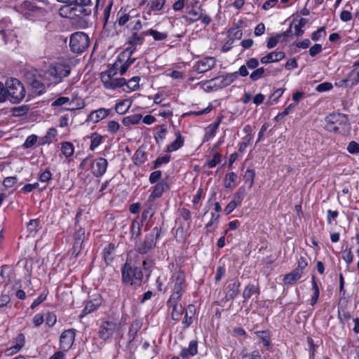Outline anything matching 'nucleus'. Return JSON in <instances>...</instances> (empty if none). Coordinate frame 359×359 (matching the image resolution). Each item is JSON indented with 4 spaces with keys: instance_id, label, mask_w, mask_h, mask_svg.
<instances>
[{
    "instance_id": "40",
    "label": "nucleus",
    "mask_w": 359,
    "mask_h": 359,
    "mask_svg": "<svg viewBox=\"0 0 359 359\" xmlns=\"http://www.w3.org/2000/svg\"><path fill=\"white\" fill-rule=\"evenodd\" d=\"M312 290H313V295L311 299V305L313 306L317 303L318 299L319 297V288L318 286V284L315 280V276H312Z\"/></svg>"
},
{
    "instance_id": "37",
    "label": "nucleus",
    "mask_w": 359,
    "mask_h": 359,
    "mask_svg": "<svg viewBox=\"0 0 359 359\" xmlns=\"http://www.w3.org/2000/svg\"><path fill=\"white\" fill-rule=\"evenodd\" d=\"M165 3V0H150L147 4V7H149V14L150 15L151 11H161L164 4Z\"/></svg>"
},
{
    "instance_id": "25",
    "label": "nucleus",
    "mask_w": 359,
    "mask_h": 359,
    "mask_svg": "<svg viewBox=\"0 0 359 359\" xmlns=\"http://www.w3.org/2000/svg\"><path fill=\"white\" fill-rule=\"evenodd\" d=\"M175 136H176L175 140L167 146L166 151L172 152V151H175L179 149L180 148H181L183 146L184 139L181 135V134L179 131L175 132Z\"/></svg>"
},
{
    "instance_id": "30",
    "label": "nucleus",
    "mask_w": 359,
    "mask_h": 359,
    "mask_svg": "<svg viewBox=\"0 0 359 359\" xmlns=\"http://www.w3.org/2000/svg\"><path fill=\"white\" fill-rule=\"evenodd\" d=\"M68 107L64 108L65 110L67 111H75L76 109H83L85 107V103L83 100L77 97H73L72 100L69 99Z\"/></svg>"
},
{
    "instance_id": "29",
    "label": "nucleus",
    "mask_w": 359,
    "mask_h": 359,
    "mask_svg": "<svg viewBox=\"0 0 359 359\" xmlns=\"http://www.w3.org/2000/svg\"><path fill=\"white\" fill-rule=\"evenodd\" d=\"M302 273L296 269L286 274L283 278V283L285 285H292L302 277Z\"/></svg>"
},
{
    "instance_id": "2",
    "label": "nucleus",
    "mask_w": 359,
    "mask_h": 359,
    "mask_svg": "<svg viewBox=\"0 0 359 359\" xmlns=\"http://www.w3.org/2000/svg\"><path fill=\"white\" fill-rule=\"evenodd\" d=\"M65 4L59 10L60 16L65 18H83L91 13L90 0H57Z\"/></svg>"
},
{
    "instance_id": "26",
    "label": "nucleus",
    "mask_w": 359,
    "mask_h": 359,
    "mask_svg": "<svg viewBox=\"0 0 359 359\" xmlns=\"http://www.w3.org/2000/svg\"><path fill=\"white\" fill-rule=\"evenodd\" d=\"M57 135V130L54 128H49L46 132V134L40 139V144H50L53 142L57 140L56 137Z\"/></svg>"
},
{
    "instance_id": "14",
    "label": "nucleus",
    "mask_w": 359,
    "mask_h": 359,
    "mask_svg": "<svg viewBox=\"0 0 359 359\" xmlns=\"http://www.w3.org/2000/svg\"><path fill=\"white\" fill-rule=\"evenodd\" d=\"M108 162L104 158H97L93 162L91 165V170L93 175L96 177L102 176L107 168Z\"/></svg>"
},
{
    "instance_id": "4",
    "label": "nucleus",
    "mask_w": 359,
    "mask_h": 359,
    "mask_svg": "<svg viewBox=\"0 0 359 359\" xmlns=\"http://www.w3.org/2000/svg\"><path fill=\"white\" fill-rule=\"evenodd\" d=\"M187 287V283L184 271L181 270L174 271L168 283V287L172 292L170 297V302L175 299H180L182 294L186 291Z\"/></svg>"
},
{
    "instance_id": "17",
    "label": "nucleus",
    "mask_w": 359,
    "mask_h": 359,
    "mask_svg": "<svg viewBox=\"0 0 359 359\" xmlns=\"http://www.w3.org/2000/svg\"><path fill=\"white\" fill-rule=\"evenodd\" d=\"M111 109H105V108H100L97 110L92 111L88 116L86 121L93 122L94 123H98L101 120L107 118Z\"/></svg>"
},
{
    "instance_id": "56",
    "label": "nucleus",
    "mask_w": 359,
    "mask_h": 359,
    "mask_svg": "<svg viewBox=\"0 0 359 359\" xmlns=\"http://www.w3.org/2000/svg\"><path fill=\"white\" fill-rule=\"evenodd\" d=\"M37 140V136L35 135H31L28 136L23 144V147L25 149H28L32 147Z\"/></svg>"
},
{
    "instance_id": "54",
    "label": "nucleus",
    "mask_w": 359,
    "mask_h": 359,
    "mask_svg": "<svg viewBox=\"0 0 359 359\" xmlns=\"http://www.w3.org/2000/svg\"><path fill=\"white\" fill-rule=\"evenodd\" d=\"M253 137L250 134H248L243 138L242 142L240 144L239 151L243 152L245 150L246 147L249 145Z\"/></svg>"
},
{
    "instance_id": "11",
    "label": "nucleus",
    "mask_w": 359,
    "mask_h": 359,
    "mask_svg": "<svg viewBox=\"0 0 359 359\" xmlns=\"http://www.w3.org/2000/svg\"><path fill=\"white\" fill-rule=\"evenodd\" d=\"M238 78V72L229 73L210 79L208 83L210 86L216 89L222 88L229 86Z\"/></svg>"
},
{
    "instance_id": "41",
    "label": "nucleus",
    "mask_w": 359,
    "mask_h": 359,
    "mask_svg": "<svg viewBox=\"0 0 359 359\" xmlns=\"http://www.w3.org/2000/svg\"><path fill=\"white\" fill-rule=\"evenodd\" d=\"M139 81L140 78L138 76L133 77L127 82L126 81V84L124 86H126L128 90L124 89V90L127 92H131L137 90L139 87Z\"/></svg>"
},
{
    "instance_id": "28",
    "label": "nucleus",
    "mask_w": 359,
    "mask_h": 359,
    "mask_svg": "<svg viewBox=\"0 0 359 359\" xmlns=\"http://www.w3.org/2000/svg\"><path fill=\"white\" fill-rule=\"evenodd\" d=\"M19 11L25 16H29L31 12L38 10V8L31 1H25L19 6Z\"/></svg>"
},
{
    "instance_id": "52",
    "label": "nucleus",
    "mask_w": 359,
    "mask_h": 359,
    "mask_svg": "<svg viewBox=\"0 0 359 359\" xmlns=\"http://www.w3.org/2000/svg\"><path fill=\"white\" fill-rule=\"evenodd\" d=\"M117 15V22L120 26H123L129 21L131 22V20L130 19V15H128L126 13H122L121 11H119Z\"/></svg>"
},
{
    "instance_id": "27",
    "label": "nucleus",
    "mask_w": 359,
    "mask_h": 359,
    "mask_svg": "<svg viewBox=\"0 0 359 359\" xmlns=\"http://www.w3.org/2000/svg\"><path fill=\"white\" fill-rule=\"evenodd\" d=\"M84 237H85V231L83 229L80 228L75 232V233L74 235V246H73L74 252L79 251V250L81 247L83 241L84 240Z\"/></svg>"
},
{
    "instance_id": "38",
    "label": "nucleus",
    "mask_w": 359,
    "mask_h": 359,
    "mask_svg": "<svg viewBox=\"0 0 359 359\" xmlns=\"http://www.w3.org/2000/svg\"><path fill=\"white\" fill-rule=\"evenodd\" d=\"M114 250V245L112 243H109L104 248L103 257L107 264H109L113 260Z\"/></svg>"
},
{
    "instance_id": "23",
    "label": "nucleus",
    "mask_w": 359,
    "mask_h": 359,
    "mask_svg": "<svg viewBox=\"0 0 359 359\" xmlns=\"http://www.w3.org/2000/svg\"><path fill=\"white\" fill-rule=\"evenodd\" d=\"M198 352V342L196 340L191 341L188 348H182L180 356L183 358L195 355Z\"/></svg>"
},
{
    "instance_id": "57",
    "label": "nucleus",
    "mask_w": 359,
    "mask_h": 359,
    "mask_svg": "<svg viewBox=\"0 0 359 359\" xmlns=\"http://www.w3.org/2000/svg\"><path fill=\"white\" fill-rule=\"evenodd\" d=\"M140 330V325L138 323H133L128 331V337L130 341L133 340L135 338V336Z\"/></svg>"
},
{
    "instance_id": "6",
    "label": "nucleus",
    "mask_w": 359,
    "mask_h": 359,
    "mask_svg": "<svg viewBox=\"0 0 359 359\" xmlns=\"http://www.w3.org/2000/svg\"><path fill=\"white\" fill-rule=\"evenodd\" d=\"M118 64L116 62L112 69H109L101 74L100 79L104 86L107 89L114 90L117 88L123 86L126 84V79L124 78L115 77L116 74V68L117 69Z\"/></svg>"
},
{
    "instance_id": "43",
    "label": "nucleus",
    "mask_w": 359,
    "mask_h": 359,
    "mask_svg": "<svg viewBox=\"0 0 359 359\" xmlns=\"http://www.w3.org/2000/svg\"><path fill=\"white\" fill-rule=\"evenodd\" d=\"M156 132L154 135V137L156 139V141L158 144H159V141H163L165 137V135L167 133V129L166 127L164 125H161L156 128Z\"/></svg>"
},
{
    "instance_id": "47",
    "label": "nucleus",
    "mask_w": 359,
    "mask_h": 359,
    "mask_svg": "<svg viewBox=\"0 0 359 359\" xmlns=\"http://www.w3.org/2000/svg\"><path fill=\"white\" fill-rule=\"evenodd\" d=\"M99 306V304H94L93 302H87L86 306L82 311L81 316H84L94 311Z\"/></svg>"
},
{
    "instance_id": "31",
    "label": "nucleus",
    "mask_w": 359,
    "mask_h": 359,
    "mask_svg": "<svg viewBox=\"0 0 359 359\" xmlns=\"http://www.w3.org/2000/svg\"><path fill=\"white\" fill-rule=\"evenodd\" d=\"M202 12L203 10L200 8L198 9L192 8L188 11L189 16H185L184 18L187 22H194L201 19Z\"/></svg>"
},
{
    "instance_id": "18",
    "label": "nucleus",
    "mask_w": 359,
    "mask_h": 359,
    "mask_svg": "<svg viewBox=\"0 0 359 359\" xmlns=\"http://www.w3.org/2000/svg\"><path fill=\"white\" fill-rule=\"evenodd\" d=\"M180 299H175L172 302H170V298L167 302L168 306L172 308V318L174 320H180L181 318V316L184 312V309L181 304L179 303Z\"/></svg>"
},
{
    "instance_id": "46",
    "label": "nucleus",
    "mask_w": 359,
    "mask_h": 359,
    "mask_svg": "<svg viewBox=\"0 0 359 359\" xmlns=\"http://www.w3.org/2000/svg\"><path fill=\"white\" fill-rule=\"evenodd\" d=\"M219 123L211 124L208 126L205 129V134L204 136L205 140L208 141L210 138L215 136L216 131L218 128Z\"/></svg>"
},
{
    "instance_id": "55",
    "label": "nucleus",
    "mask_w": 359,
    "mask_h": 359,
    "mask_svg": "<svg viewBox=\"0 0 359 359\" xmlns=\"http://www.w3.org/2000/svg\"><path fill=\"white\" fill-rule=\"evenodd\" d=\"M120 128V124L115 121H109L107 123V131L111 134L116 133Z\"/></svg>"
},
{
    "instance_id": "34",
    "label": "nucleus",
    "mask_w": 359,
    "mask_h": 359,
    "mask_svg": "<svg viewBox=\"0 0 359 359\" xmlns=\"http://www.w3.org/2000/svg\"><path fill=\"white\" fill-rule=\"evenodd\" d=\"M259 290L257 287H256L254 285L249 284L248 285L243 292V297L244 298V302L249 299L254 294H259Z\"/></svg>"
},
{
    "instance_id": "44",
    "label": "nucleus",
    "mask_w": 359,
    "mask_h": 359,
    "mask_svg": "<svg viewBox=\"0 0 359 359\" xmlns=\"http://www.w3.org/2000/svg\"><path fill=\"white\" fill-rule=\"evenodd\" d=\"M141 224L139 222L134 220L130 226L131 238H136L140 235Z\"/></svg>"
},
{
    "instance_id": "63",
    "label": "nucleus",
    "mask_w": 359,
    "mask_h": 359,
    "mask_svg": "<svg viewBox=\"0 0 359 359\" xmlns=\"http://www.w3.org/2000/svg\"><path fill=\"white\" fill-rule=\"evenodd\" d=\"M332 88V84L331 83L324 82V83L318 84L316 86V90L318 92H325V91L330 90Z\"/></svg>"
},
{
    "instance_id": "51",
    "label": "nucleus",
    "mask_w": 359,
    "mask_h": 359,
    "mask_svg": "<svg viewBox=\"0 0 359 359\" xmlns=\"http://www.w3.org/2000/svg\"><path fill=\"white\" fill-rule=\"evenodd\" d=\"M156 209L154 206L150 205L145 209L142 214V221L144 222L147 219H150L155 213Z\"/></svg>"
},
{
    "instance_id": "45",
    "label": "nucleus",
    "mask_w": 359,
    "mask_h": 359,
    "mask_svg": "<svg viewBox=\"0 0 359 359\" xmlns=\"http://www.w3.org/2000/svg\"><path fill=\"white\" fill-rule=\"evenodd\" d=\"M255 334L261 339L264 346L266 348L270 346V337L266 331H257Z\"/></svg>"
},
{
    "instance_id": "9",
    "label": "nucleus",
    "mask_w": 359,
    "mask_h": 359,
    "mask_svg": "<svg viewBox=\"0 0 359 359\" xmlns=\"http://www.w3.org/2000/svg\"><path fill=\"white\" fill-rule=\"evenodd\" d=\"M69 46L71 50L74 53L83 52L89 46L88 35L81 32L72 34L70 37Z\"/></svg>"
},
{
    "instance_id": "39",
    "label": "nucleus",
    "mask_w": 359,
    "mask_h": 359,
    "mask_svg": "<svg viewBox=\"0 0 359 359\" xmlns=\"http://www.w3.org/2000/svg\"><path fill=\"white\" fill-rule=\"evenodd\" d=\"M145 34L147 35H151L155 41H163L168 37V34L166 32H161L153 29L145 31Z\"/></svg>"
},
{
    "instance_id": "64",
    "label": "nucleus",
    "mask_w": 359,
    "mask_h": 359,
    "mask_svg": "<svg viewBox=\"0 0 359 359\" xmlns=\"http://www.w3.org/2000/svg\"><path fill=\"white\" fill-rule=\"evenodd\" d=\"M347 150L351 154L359 153V144L355 141H351L347 147Z\"/></svg>"
},
{
    "instance_id": "5",
    "label": "nucleus",
    "mask_w": 359,
    "mask_h": 359,
    "mask_svg": "<svg viewBox=\"0 0 359 359\" xmlns=\"http://www.w3.org/2000/svg\"><path fill=\"white\" fill-rule=\"evenodd\" d=\"M71 72V67L66 62H56L51 65L46 72V76L54 83L61 82Z\"/></svg>"
},
{
    "instance_id": "58",
    "label": "nucleus",
    "mask_w": 359,
    "mask_h": 359,
    "mask_svg": "<svg viewBox=\"0 0 359 359\" xmlns=\"http://www.w3.org/2000/svg\"><path fill=\"white\" fill-rule=\"evenodd\" d=\"M69 102V98L67 97H59L52 102L53 107H59L64 104H67Z\"/></svg>"
},
{
    "instance_id": "7",
    "label": "nucleus",
    "mask_w": 359,
    "mask_h": 359,
    "mask_svg": "<svg viewBox=\"0 0 359 359\" xmlns=\"http://www.w3.org/2000/svg\"><path fill=\"white\" fill-rule=\"evenodd\" d=\"M160 236V231L157 227H154L147 233L142 241L135 245V250L140 254H146L153 249L156 244V240Z\"/></svg>"
},
{
    "instance_id": "32",
    "label": "nucleus",
    "mask_w": 359,
    "mask_h": 359,
    "mask_svg": "<svg viewBox=\"0 0 359 359\" xmlns=\"http://www.w3.org/2000/svg\"><path fill=\"white\" fill-rule=\"evenodd\" d=\"M131 106V101L128 99L118 102L115 106V111L119 114L126 113Z\"/></svg>"
},
{
    "instance_id": "22",
    "label": "nucleus",
    "mask_w": 359,
    "mask_h": 359,
    "mask_svg": "<svg viewBox=\"0 0 359 359\" xmlns=\"http://www.w3.org/2000/svg\"><path fill=\"white\" fill-rule=\"evenodd\" d=\"M343 83L348 84L350 83L351 86H355L359 82V67L353 65V69L348 74L346 79L342 81Z\"/></svg>"
},
{
    "instance_id": "3",
    "label": "nucleus",
    "mask_w": 359,
    "mask_h": 359,
    "mask_svg": "<svg viewBox=\"0 0 359 359\" xmlns=\"http://www.w3.org/2000/svg\"><path fill=\"white\" fill-rule=\"evenodd\" d=\"M327 130L345 135L350 130V123L348 117L341 113H332L325 118Z\"/></svg>"
},
{
    "instance_id": "49",
    "label": "nucleus",
    "mask_w": 359,
    "mask_h": 359,
    "mask_svg": "<svg viewBox=\"0 0 359 359\" xmlns=\"http://www.w3.org/2000/svg\"><path fill=\"white\" fill-rule=\"evenodd\" d=\"M255 176V171L251 169H248L244 175V179L246 183L249 184V187L251 188L254 183V178Z\"/></svg>"
},
{
    "instance_id": "61",
    "label": "nucleus",
    "mask_w": 359,
    "mask_h": 359,
    "mask_svg": "<svg viewBox=\"0 0 359 359\" xmlns=\"http://www.w3.org/2000/svg\"><path fill=\"white\" fill-rule=\"evenodd\" d=\"M283 90L282 88H278L269 97V102L271 104L273 103V102H277L279 97H280L283 93Z\"/></svg>"
},
{
    "instance_id": "36",
    "label": "nucleus",
    "mask_w": 359,
    "mask_h": 359,
    "mask_svg": "<svg viewBox=\"0 0 359 359\" xmlns=\"http://www.w3.org/2000/svg\"><path fill=\"white\" fill-rule=\"evenodd\" d=\"M142 116L141 114H133L126 117H124L123 118V124L125 126H128L130 125H135L140 123L141 121Z\"/></svg>"
},
{
    "instance_id": "8",
    "label": "nucleus",
    "mask_w": 359,
    "mask_h": 359,
    "mask_svg": "<svg viewBox=\"0 0 359 359\" xmlns=\"http://www.w3.org/2000/svg\"><path fill=\"white\" fill-rule=\"evenodd\" d=\"M143 274L138 267H132L126 262L122 268V279L124 283L139 285L142 283Z\"/></svg>"
},
{
    "instance_id": "1",
    "label": "nucleus",
    "mask_w": 359,
    "mask_h": 359,
    "mask_svg": "<svg viewBox=\"0 0 359 359\" xmlns=\"http://www.w3.org/2000/svg\"><path fill=\"white\" fill-rule=\"evenodd\" d=\"M25 95V88L18 79L9 78L5 84L0 82V102L8 100L12 104H18L23 100Z\"/></svg>"
},
{
    "instance_id": "20",
    "label": "nucleus",
    "mask_w": 359,
    "mask_h": 359,
    "mask_svg": "<svg viewBox=\"0 0 359 359\" xmlns=\"http://www.w3.org/2000/svg\"><path fill=\"white\" fill-rule=\"evenodd\" d=\"M285 57V53L282 51L271 52L268 55L262 57L260 60L262 64L276 62L283 60Z\"/></svg>"
},
{
    "instance_id": "50",
    "label": "nucleus",
    "mask_w": 359,
    "mask_h": 359,
    "mask_svg": "<svg viewBox=\"0 0 359 359\" xmlns=\"http://www.w3.org/2000/svg\"><path fill=\"white\" fill-rule=\"evenodd\" d=\"M264 72H265V69L264 67L258 68L251 73L250 78L251 79L252 81H255L264 77Z\"/></svg>"
},
{
    "instance_id": "15",
    "label": "nucleus",
    "mask_w": 359,
    "mask_h": 359,
    "mask_svg": "<svg viewBox=\"0 0 359 359\" xmlns=\"http://www.w3.org/2000/svg\"><path fill=\"white\" fill-rule=\"evenodd\" d=\"M75 339V333L72 330H65L60 336V348L63 351H68L72 346Z\"/></svg>"
},
{
    "instance_id": "24",
    "label": "nucleus",
    "mask_w": 359,
    "mask_h": 359,
    "mask_svg": "<svg viewBox=\"0 0 359 359\" xmlns=\"http://www.w3.org/2000/svg\"><path fill=\"white\" fill-rule=\"evenodd\" d=\"M240 286L241 283L238 281H235L233 283L229 284L225 295V299L229 301L234 299L239 294Z\"/></svg>"
},
{
    "instance_id": "48",
    "label": "nucleus",
    "mask_w": 359,
    "mask_h": 359,
    "mask_svg": "<svg viewBox=\"0 0 359 359\" xmlns=\"http://www.w3.org/2000/svg\"><path fill=\"white\" fill-rule=\"evenodd\" d=\"M29 110L27 105H22L20 107H15L12 109L13 115L15 116H20L26 114Z\"/></svg>"
},
{
    "instance_id": "19",
    "label": "nucleus",
    "mask_w": 359,
    "mask_h": 359,
    "mask_svg": "<svg viewBox=\"0 0 359 359\" xmlns=\"http://www.w3.org/2000/svg\"><path fill=\"white\" fill-rule=\"evenodd\" d=\"M169 189V185L165 181H161L157 183L149 197V201L154 200L162 196L163 193Z\"/></svg>"
},
{
    "instance_id": "16",
    "label": "nucleus",
    "mask_w": 359,
    "mask_h": 359,
    "mask_svg": "<svg viewBox=\"0 0 359 359\" xmlns=\"http://www.w3.org/2000/svg\"><path fill=\"white\" fill-rule=\"evenodd\" d=\"M117 328L118 327L116 323L110 321H105L100 327L99 336L101 339L107 340L112 336Z\"/></svg>"
},
{
    "instance_id": "12",
    "label": "nucleus",
    "mask_w": 359,
    "mask_h": 359,
    "mask_svg": "<svg viewBox=\"0 0 359 359\" xmlns=\"http://www.w3.org/2000/svg\"><path fill=\"white\" fill-rule=\"evenodd\" d=\"M216 65V60L212 57H206L198 61L194 65V69L199 74L205 73Z\"/></svg>"
},
{
    "instance_id": "10",
    "label": "nucleus",
    "mask_w": 359,
    "mask_h": 359,
    "mask_svg": "<svg viewBox=\"0 0 359 359\" xmlns=\"http://www.w3.org/2000/svg\"><path fill=\"white\" fill-rule=\"evenodd\" d=\"M145 36H147V34H145V31L141 33L133 32L131 36L128 38V46L122 53V56L124 57L126 55L128 57H130V55L135 50L136 46L138 45H142L143 43Z\"/></svg>"
},
{
    "instance_id": "60",
    "label": "nucleus",
    "mask_w": 359,
    "mask_h": 359,
    "mask_svg": "<svg viewBox=\"0 0 359 359\" xmlns=\"http://www.w3.org/2000/svg\"><path fill=\"white\" fill-rule=\"evenodd\" d=\"M170 160V156H163L158 157L154 161V168L156 169L158 168L163 163H168Z\"/></svg>"
},
{
    "instance_id": "21",
    "label": "nucleus",
    "mask_w": 359,
    "mask_h": 359,
    "mask_svg": "<svg viewBox=\"0 0 359 359\" xmlns=\"http://www.w3.org/2000/svg\"><path fill=\"white\" fill-rule=\"evenodd\" d=\"M25 337L23 334H19L14 340V345L6 350L7 355H12L19 351L25 345Z\"/></svg>"
},
{
    "instance_id": "13",
    "label": "nucleus",
    "mask_w": 359,
    "mask_h": 359,
    "mask_svg": "<svg viewBox=\"0 0 359 359\" xmlns=\"http://www.w3.org/2000/svg\"><path fill=\"white\" fill-rule=\"evenodd\" d=\"M245 194V190L244 187H241L235 193L233 196V200L230 201L229 204L224 208V212L226 215L230 214L233 212L235 208L240 205L244 198Z\"/></svg>"
},
{
    "instance_id": "53",
    "label": "nucleus",
    "mask_w": 359,
    "mask_h": 359,
    "mask_svg": "<svg viewBox=\"0 0 359 359\" xmlns=\"http://www.w3.org/2000/svg\"><path fill=\"white\" fill-rule=\"evenodd\" d=\"M39 221L38 219H31L27 224V229L30 233H34L38 231Z\"/></svg>"
},
{
    "instance_id": "35",
    "label": "nucleus",
    "mask_w": 359,
    "mask_h": 359,
    "mask_svg": "<svg viewBox=\"0 0 359 359\" xmlns=\"http://www.w3.org/2000/svg\"><path fill=\"white\" fill-rule=\"evenodd\" d=\"M61 151L66 158H69L74 154V147L70 142H64L61 143Z\"/></svg>"
},
{
    "instance_id": "62",
    "label": "nucleus",
    "mask_w": 359,
    "mask_h": 359,
    "mask_svg": "<svg viewBox=\"0 0 359 359\" xmlns=\"http://www.w3.org/2000/svg\"><path fill=\"white\" fill-rule=\"evenodd\" d=\"M18 182L16 177H8L4 180L3 184L6 188H11Z\"/></svg>"
},
{
    "instance_id": "42",
    "label": "nucleus",
    "mask_w": 359,
    "mask_h": 359,
    "mask_svg": "<svg viewBox=\"0 0 359 359\" xmlns=\"http://www.w3.org/2000/svg\"><path fill=\"white\" fill-rule=\"evenodd\" d=\"M90 149L93 151L95 148H97L102 141V136L97 133H93L90 135Z\"/></svg>"
},
{
    "instance_id": "59",
    "label": "nucleus",
    "mask_w": 359,
    "mask_h": 359,
    "mask_svg": "<svg viewBox=\"0 0 359 359\" xmlns=\"http://www.w3.org/2000/svg\"><path fill=\"white\" fill-rule=\"evenodd\" d=\"M221 161V155L219 153H215L213 156L212 159L209 160L206 165L208 166V168H212L216 166L217 163H219Z\"/></svg>"
},
{
    "instance_id": "33",
    "label": "nucleus",
    "mask_w": 359,
    "mask_h": 359,
    "mask_svg": "<svg viewBox=\"0 0 359 359\" xmlns=\"http://www.w3.org/2000/svg\"><path fill=\"white\" fill-rule=\"evenodd\" d=\"M237 175L235 172H231L226 175L224 179V187L233 189L236 187Z\"/></svg>"
}]
</instances>
